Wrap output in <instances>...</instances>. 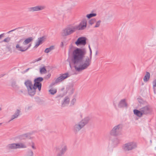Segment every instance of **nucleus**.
<instances>
[{
	"label": "nucleus",
	"mask_w": 156,
	"mask_h": 156,
	"mask_svg": "<svg viewBox=\"0 0 156 156\" xmlns=\"http://www.w3.org/2000/svg\"><path fill=\"white\" fill-rule=\"evenodd\" d=\"M86 53V50L85 48H77L73 51L72 61L76 71L80 72L88 68H84L83 64L85 62V59L83 61Z\"/></svg>",
	"instance_id": "1"
},
{
	"label": "nucleus",
	"mask_w": 156,
	"mask_h": 156,
	"mask_svg": "<svg viewBox=\"0 0 156 156\" xmlns=\"http://www.w3.org/2000/svg\"><path fill=\"white\" fill-rule=\"evenodd\" d=\"M8 149H16V143H13L8 144L6 147Z\"/></svg>",
	"instance_id": "21"
},
{
	"label": "nucleus",
	"mask_w": 156,
	"mask_h": 156,
	"mask_svg": "<svg viewBox=\"0 0 156 156\" xmlns=\"http://www.w3.org/2000/svg\"><path fill=\"white\" fill-rule=\"evenodd\" d=\"M40 44H41L38 41H37L36 43L35 46L34 47L35 48H37Z\"/></svg>",
	"instance_id": "39"
},
{
	"label": "nucleus",
	"mask_w": 156,
	"mask_h": 156,
	"mask_svg": "<svg viewBox=\"0 0 156 156\" xmlns=\"http://www.w3.org/2000/svg\"><path fill=\"white\" fill-rule=\"evenodd\" d=\"M87 21L86 19H83L78 25L74 26L76 30H84L87 27Z\"/></svg>",
	"instance_id": "8"
},
{
	"label": "nucleus",
	"mask_w": 156,
	"mask_h": 156,
	"mask_svg": "<svg viewBox=\"0 0 156 156\" xmlns=\"http://www.w3.org/2000/svg\"><path fill=\"white\" fill-rule=\"evenodd\" d=\"M30 68H28L26 69L25 70V72H27V71L29 70L30 69Z\"/></svg>",
	"instance_id": "45"
},
{
	"label": "nucleus",
	"mask_w": 156,
	"mask_h": 156,
	"mask_svg": "<svg viewBox=\"0 0 156 156\" xmlns=\"http://www.w3.org/2000/svg\"><path fill=\"white\" fill-rule=\"evenodd\" d=\"M2 110L1 108L0 107V111H1Z\"/></svg>",
	"instance_id": "47"
},
{
	"label": "nucleus",
	"mask_w": 156,
	"mask_h": 156,
	"mask_svg": "<svg viewBox=\"0 0 156 156\" xmlns=\"http://www.w3.org/2000/svg\"><path fill=\"white\" fill-rule=\"evenodd\" d=\"M24 84L27 89L29 88L32 87L34 86L31 81L29 80H26Z\"/></svg>",
	"instance_id": "20"
},
{
	"label": "nucleus",
	"mask_w": 156,
	"mask_h": 156,
	"mask_svg": "<svg viewBox=\"0 0 156 156\" xmlns=\"http://www.w3.org/2000/svg\"><path fill=\"white\" fill-rule=\"evenodd\" d=\"M30 146L34 150H36V147L35 146V143L34 142H31Z\"/></svg>",
	"instance_id": "37"
},
{
	"label": "nucleus",
	"mask_w": 156,
	"mask_h": 156,
	"mask_svg": "<svg viewBox=\"0 0 156 156\" xmlns=\"http://www.w3.org/2000/svg\"><path fill=\"white\" fill-rule=\"evenodd\" d=\"M96 22V20L95 19H92L90 20L89 22V24L90 25H92L94 24Z\"/></svg>",
	"instance_id": "31"
},
{
	"label": "nucleus",
	"mask_w": 156,
	"mask_h": 156,
	"mask_svg": "<svg viewBox=\"0 0 156 156\" xmlns=\"http://www.w3.org/2000/svg\"><path fill=\"white\" fill-rule=\"evenodd\" d=\"M90 51V54L89 57H86L85 59V62L83 66L84 67V68H88V67L90 65L91 63L92 57V52L91 48L89 49Z\"/></svg>",
	"instance_id": "9"
},
{
	"label": "nucleus",
	"mask_w": 156,
	"mask_h": 156,
	"mask_svg": "<svg viewBox=\"0 0 156 156\" xmlns=\"http://www.w3.org/2000/svg\"><path fill=\"white\" fill-rule=\"evenodd\" d=\"M76 31L74 26H68L62 30L61 35L62 36H66L71 34Z\"/></svg>",
	"instance_id": "5"
},
{
	"label": "nucleus",
	"mask_w": 156,
	"mask_h": 156,
	"mask_svg": "<svg viewBox=\"0 0 156 156\" xmlns=\"http://www.w3.org/2000/svg\"><path fill=\"white\" fill-rule=\"evenodd\" d=\"M69 102V98L66 96L63 99V101L62 102V107H65L68 105Z\"/></svg>",
	"instance_id": "18"
},
{
	"label": "nucleus",
	"mask_w": 156,
	"mask_h": 156,
	"mask_svg": "<svg viewBox=\"0 0 156 156\" xmlns=\"http://www.w3.org/2000/svg\"><path fill=\"white\" fill-rule=\"evenodd\" d=\"M137 147V143L133 141L127 142L123 144L122 149L125 152H127L136 149Z\"/></svg>",
	"instance_id": "4"
},
{
	"label": "nucleus",
	"mask_w": 156,
	"mask_h": 156,
	"mask_svg": "<svg viewBox=\"0 0 156 156\" xmlns=\"http://www.w3.org/2000/svg\"><path fill=\"white\" fill-rule=\"evenodd\" d=\"M11 40V38L10 37H7L5 38L3 41V42H8Z\"/></svg>",
	"instance_id": "36"
},
{
	"label": "nucleus",
	"mask_w": 156,
	"mask_h": 156,
	"mask_svg": "<svg viewBox=\"0 0 156 156\" xmlns=\"http://www.w3.org/2000/svg\"><path fill=\"white\" fill-rule=\"evenodd\" d=\"M20 110L17 109L14 114L11 117V119L9 122H10L15 118H17L20 115Z\"/></svg>",
	"instance_id": "16"
},
{
	"label": "nucleus",
	"mask_w": 156,
	"mask_h": 156,
	"mask_svg": "<svg viewBox=\"0 0 156 156\" xmlns=\"http://www.w3.org/2000/svg\"><path fill=\"white\" fill-rule=\"evenodd\" d=\"M101 22V21L100 20H99L97 22L96 21L95 23L96 24L94 27L96 28L99 27L100 26Z\"/></svg>",
	"instance_id": "33"
},
{
	"label": "nucleus",
	"mask_w": 156,
	"mask_h": 156,
	"mask_svg": "<svg viewBox=\"0 0 156 156\" xmlns=\"http://www.w3.org/2000/svg\"><path fill=\"white\" fill-rule=\"evenodd\" d=\"M90 119V117L88 116L84 117L79 122L74 125L73 127V131L76 133L79 132L89 123Z\"/></svg>",
	"instance_id": "3"
},
{
	"label": "nucleus",
	"mask_w": 156,
	"mask_h": 156,
	"mask_svg": "<svg viewBox=\"0 0 156 156\" xmlns=\"http://www.w3.org/2000/svg\"><path fill=\"white\" fill-rule=\"evenodd\" d=\"M4 34L3 33L0 35V39H1L2 37H4Z\"/></svg>",
	"instance_id": "41"
},
{
	"label": "nucleus",
	"mask_w": 156,
	"mask_h": 156,
	"mask_svg": "<svg viewBox=\"0 0 156 156\" xmlns=\"http://www.w3.org/2000/svg\"><path fill=\"white\" fill-rule=\"evenodd\" d=\"M32 107L31 105H28L25 108V110L26 112H27L30 110L32 109Z\"/></svg>",
	"instance_id": "30"
},
{
	"label": "nucleus",
	"mask_w": 156,
	"mask_h": 156,
	"mask_svg": "<svg viewBox=\"0 0 156 156\" xmlns=\"http://www.w3.org/2000/svg\"><path fill=\"white\" fill-rule=\"evenodd\" d=\"M50 76H51V74H48L47 75V76L48 78H49V77H50Z\"/></svg>",
	"instance_id": "43"
},
{
	"label": "nucleus",
	"mask_w": 156,
	"mask_h": 156,
	"mask_svg": "<svg viewBox=\"0 0 156 156\" xmlns=\"http://www.w3.org/2000/svg\"><path fill=\"white\" fill-rule=\"evenodd\" d=\"M29 135L30 134L29 133L24 134L20 135L19 138L21 140H24L26 138L28 137Z\"/></svg>",
	"instance_id": "26"
},
{
	"label": "nucleus",
	"mask_w": 156,
	"mask_h": 156,
	"mask_svg": "<svg viewBox=\"0 0 156 156\" xmlns=\"http://www.w3.org/2000/svg\"><path fill=\"white\" fill-rule=\"evenodd\" d=\"M75 43L77 46H84L86 44V38L84 37H80L77 39Z\"/></svg>",
	"instance_id": "13"
},
{
	"label": "nucleus",
	"mask_w": 156,
	"mask_h": 156,
	"mask_svg": "<svg viewBox=\"0 0 156 156\" xmlns=\"http://www.w3.org/2000/svg\"><path fill=\"white\" fill-rule=\"evenodd\" d=\"M76 100L75 98H73V99L71 102V104L73 105L76 102Z\"/></svg>",
	"instance_id": "38"
},
{
	"label": "nucleus",
	"mask_w": 156,
	"mask_h": 156,
	"mask_svg": "<svg viewBox=\"0 0 156 156\" xmlns=\"http://www.w3.org/2000/svg\"><path fill=\"white\" fill-rule=\"evenodd\" d=\"M89 49H90V45H89Z\"/></svg>",
	"instance_id": "46"
},
{
	"label": "nucleus",
	"mask_w": 156,
	"mask_h": 156,
	"mask_svg": "<svg viewBox=\"0 0 156 156\" xmlns=\"http://www.w3.org/2000/svg\"><path fill=\"white\" fill-rule=\"evenodd\" d=\"M40 73H44L46 72V70L45 67H43L40 69Z\"/></svg>",
	"instance_id": "34"
},
{
	"label": "nucleus",
	"mask_w": 156,
	"mask_h": 156,
	"mask_svg": "<svg viewBox=\"0 0 156 156\" xmlns=\"http://www.w3.org/2000/svg\"><path fill=\"white\" fill-rule=\"evenodd\" d=\"M118 106L119 108H127V104L126 102L125 99H123L120 101L119 103Z\"/></svg>",
	"instance_id": "17"
},
{
	"label": "nucleus",
	"mask_w": 156,
	"mask_h": 156,
	"mask_svg": "<svg viewBox=\"0 0 156 156\" xmlns=\"http://www.w3.org/2000/svg\"><path fill=\"white\" fill-rule=\"evenodd\" d=\"M43 80V78L42 77H39L35 79L34 80V85L35 87H37L39 91L41 90V82Z\"/></svg>",
	"instance_id": "12"
},
{
	"label": "nucleus",
	"mask_w": 156,
	"mask_h": 156,
	"mask_svg": "<svg viewBox=\"0 0 156 156\" xmlns=\"http://www.w3.org/2000/svg\"><path fill=\"white\" fill-rule=\"evenodd\" d=\"M67 150V147L65 144H62L57 147L56 148V152L57 153V156H62Z\"/></svg>",
	"instance_id": "6"
},
{
	"label": "nucleus",
	"mask_w": 156,
	"mask_h": 156,
	"mask_svg": "<svg viewBox=\"0 0 156 156\" xmlns=\"http://www.w3.org/2000/svg\"><path fill=\"white\" fill-rule=\"evenodd\" d=\"M45 6L44 5H38L34 7L28 8L29 12H35L41 11L44 9Z\"/></svg>",
	"instance_id": "11"
},
{
	"label": "nucleus",
	"mask_w": 156,
	"mask_h": 156,
	"mask_svg": "<svg viewBox=\"0 0 156 156\" xmlns=\"http://www.w3.org/2000/svg\"><path fill=\"white\" fill-rule=\"evenodd\" d=\"M56 92L57 90L55 89L51 88L49 90V92L52 95L55 94L56 93Z\"/></svg>",
	"instance_id": "28"
},
{
	"label": "nucleus",
	"mask_w": 156,
	"mask_h": 156,
	"mask_svg": "<svg viewBox=\"0 0 156 156\" xmlns=\"http://www.w3.org/2000/svg\"><path fill=\"white\" fill-rule=\"evenodd\" d=\"M16 29H14V30H10V31H9L7 33V34H9V33H10V32H12V31H14L15 30H16Z\"/></svg>",
	"instance_id": "42"
},
{
	"label": "nucleus",
	"mask_w": 156,
	"mask_h": 156,
	"mask_svg": "<svg viewBox=\"0 0 156 156\" xmlns=\"http://www.w3.org/2000/svg\"><path fill=\"white\" fill-rule=\"evenodd\" d=\"M16 148L17 149L25 148L27 147L26 144L24 143H16Z\"/></svg>",
	"instance_id": "19"
},
{
	"label": "nucleus",
	"mask_w": 156,
	"mask_h": 156,
	"mask_svg": "<svg viewBox=\"0 0 156 156\" xmlns=\"http://www.w3.org/2000/svg\"><path fill=\"white\" fill-rule=\"evenodd\" d=\"M96 16V13H91L90 14H87L86 16V17L88 19H90Z\"/></svg>",
	"instance_id": "29"
},
{
	"label": "nucleus",
	"mask_w": 156,
	"mask_h": 156,
	"mask_svg": "<svg viewBox=\"0 0 156 156\" xmlns=\"http://www.w3.org/2000/svg\"><path fill=\"white\" fill-rule=\"evenodd\" d=\"M42 59V57H40L37 59H36L35 60V61L36 62H37V61H39L41 60Z\"/></svg>",
	"instance_id": "40"
},
{
	"label": "nucleus",
	"mask_w": 156,
	"mask_h": 156,
	"mask_svg": "<svg viewBox=\"0 0 156 156\" xmlns=\"http://www.w3.org/2000/svg\"><path fill=\"white\" fill-rule=\"evenodd\" d=\"M37 88V87H35L34 85L32 87L29 88L27 89L29 94L30 96L34 95L36 93V89Z\"/></svg>",
	"instance_id": "15"
},
{
	"label": "nucleus",
	"mask_w": 156,
	"mask_h": 156,
	"mask_svg": "<svg viewBox=\"0 0 156 156\" xmlns=\"http://www.w3.org/2000/svg\"><path fill=\"white\" fill-rule=\"evenodd\" d=\"M153 88L154 90V92L155 94H156V79L154 80L152 82Z\"/></svg>",
	"instance_id": "27"
},
{
	"label": "nucleus",
	"mask_w": 156,
	"mask_h": 156,
	"mask_svg": "<svg viewBox=\"0 0 156 156\" xmlns=\"http://www.w3.org/2000/svg\"><path fill=\"white\" fill-rule=\"evenodd\" d=\"M23 39H20L19 41L18 42L17 44H16V49L21 52H24L27 51L30 46V45L28 47H23L20 45V43L23 42Z\"/></svg>",
	"instance_id": "10"
},
{
	"label": "nucleus",
	"mask_w": 156,
	"mask_h": 156,
	"mask_svg": "<svg viewBox=\"0 0 156 156\" xmlns=\"http://www.w3.org/2000/svg\"><path fill=\"white\" fill-rule=\"evenodd\" d=\"M152 111V108L149 105H146L141 108L139 110L134 109L133 112L137 116L141 117L144 115L151 113Z\"/></svg>",
	"instance_id": "2"
},
{
	"label": "nucleus",
	"mask_w": 156,
	"mask_h": 156,
	"mask_svg": "<svg viewBox=\"0 0 156 156\" xmlns=\"http://www.w3.org/2000/svg\"><path fill=\"white\" fill-rule=\"evenodd\" d=\"M55 49V46L54 45H52L48 48H46L45 51L44 52L46 53H48L51 51L52 50Z\"/></svg>",
	"instance_id": "24"
},
{
	"label": "nucleus",
	"mask_w": 156,
	"mask_h": 156,
	"mask_svg": "<svg viewBox=\"0 0 156 156\" xmlns=\"http://www.w3.org/2000/svg\"><path fill=\"white\" fill-rule=\"evenodd\" d=\"M122 129V125H118L115 126L110 131V134L112 135L116 136L120 134Z\"/></svg>",
	"instance_id": "7"
},
{
	"label": "nucleus",
	"mask_w": 156,
	"mask_h": 156,
	"mask_svg": "<svg viewBox=\"0 0 156 156\" xmlns=\"http://www.w3.org/2000/svg\"><path fill=\"white\" fill-rule=\"evenodd\" d=\"M69 76V74L67 73L62 74L56 79L55 82L56 83L61 82Z\"/></svg>",
	"instance_id": "14"
},
{
	"label": "nucleus",
	"mask_w": 156,
	"mask_h": 156,
	"mask_svg": "<svg viewBox=\"0 0 156 156\" xmlns=\"http://www.w3.org/2000/svg\"><path fill=\"white\" fill-rule=\"evenodd\" d=\"M33 152L31 149H28L27 151L25 156H34Z\"/></svg>",
	"instance_id": "22"
},
{
	"label": "nucleus",
	"mask_w": 156,
	"mask_h": 156,
	"mask_svg": "<svg viewBox=\"0 0 156 156\" xmlns=\"http://www.w3.org/2000/svg\"><path fill=\"white\" fill-rule=\"evenodd\" d=\"M33 40V39L32 37H30L27 38L23 42V44L24 45H26L32 41Z\"/></svg>",
	"instance_id": "23"
},
{
	"label": "nucleus",
	"mask_w": 156,
	"mask_h": 156,
	"mask_svg": "<svg viewBox=\"0 0 156 156\" xmlns=\"http://www.w3.org/2000/svg\"><path fill=\"white\" fill-rule=\"evenodd\" d=\"M138 101L139 103H140V104H144L146 105L147 104V102H146L144 101L142 99L140 98H138Z\"/></svg>",
	"instance_id": "32"
},
{
	"label": "nucleus",
	"mask_w": 156,
	"mask_h": 156,
	"mask_svg": "<svg viewBox=\"0 0 156 156\" xmlns=\"http://www.w3.org/2000/svg\"><path fill=\"white\" fill-rule=\"evenodd\" d=\"M63 46V42H61V47H62Z\"/></svg>",
	"instance_id": "44"
},
{
	"label": "nucleus",
	"mask_w": 156,
	"mask_h": 156,
	"mask_svg": "<svg viewBox=\"0 0 156 156\" xmlns=\"http://www.w3.org/2000/svg\"><path fill=\"white\" fill-rule=\"evenodd\" d=\"M150 77V74L148 72H147L144 78V82H147L149 80Z\"/></svg>",
	"instance_id": "25"
},
{
	"label": "nucleus",
	"mask_w": 156,
	"mask_h": 156,
	"mask_svg": "<svg viewBox=\"0 0 156 156\" xmlns=\"http://www.w3.org/2000/svg\"><path fill=\"white\" fill-rule=\"evenodd\" d=\"M44 37H40L38 38V41L41 44L44 41Z\"/></svg>",
	"instance_id": "35"
}]
</instances>
